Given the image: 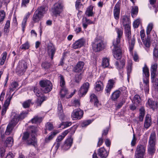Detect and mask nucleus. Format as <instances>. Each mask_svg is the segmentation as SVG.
<instances>
[{
    "instance_id": "f257e3e1",
    "label": "nucleus",
    "mask_w": 158,
    "mask_h": 158,
    "mask_svg": "<svg viewBox=\"0 0 158 158\" xmlns=\"http://www.w3.org/2000/svg\"><path fill=\"white\" fill-rule=\"evenodd\" d=\"M118 36L116 40L113 41L114 49H113V54L114 57L117 60L120 59L122 57V53L119 48L120 39L123 34V31L121 28L116 29Z\"/></svg>"
},
{
    "instance_id": "f03ea898",
    "label": "nucleus",
    "mask_w": 158,
    "mask_h": 158,
    "mask_svg": "<svg viewBox=\"0 0 158 158\" xmlns=\"http://www.w3.org/2000/svg\"><path fill=\"white\" fill-rule=\"evenodd\" d=\"M48 10V7L44 6L38 8L34 12L32 19L34 23L38 22L41 20L44 14Z\"/></svg>"
},
{
    "instance_id": "7ed1b4c3",
    "label": "nucleus",
    "mask_w": 158,
    "mask_h": 158,
    "mask_svg": "<svg viewBox=\"0 0 158 158\" xmlns=\"http://www.w3.org/2000/svg\"><path fill=\"white\" fill-rule=\"evenodd\" d=\"M41 89L44 93H47L52 89V85L51 81L48 80H41L39 82Z\"/></svg>"
},
{
    "instance_id": "20e7f679",
    "label": "nucleus",
    "mask_w": 158,
    "mask_h": 158,
    "mask_svg": "<svg viewBox=\"0 0 158 158\" xmlns=\"http://www.w3.org/2000/svg\"><path fill=\"white\" fill-rule=\"evenodd\" d=\"M27 68L26 63L24 61L21 62L19 63V64L16 68V73L19 76L22 75L26 72Z\"/></svg>"
},
{
    "instance_id": "39448f33",
    "label": "nucleus",
    "mask_w": 158,
    "mask_h": 158,
    "mask_svg": "<svg viewBox=\"0 0 158 158\" xmlns=\"http://www.w3.org/2000/svg\"><path fill=\"white\" fill-rule=\"evenodd\" d=\"M140 35L142 42L145 46L148 48L150 47L151 42V39L149 35H147V38L144 40V38L145 36L144 30H141L140 32Z\"/></svg>"
},
{
    "instance_id": "423d86ee",
    "label": "nucleus",
    "mask_w": 158,
    "mask_h": 158,
    "mask_svg": "<svg viewBox=\"0 0 158 158\" xmlns=\"http://www.w3.org/2000/svg\"><path fill=\"white\" fill-rule=\"evenodd\" d=\"M95 44L93 46V49L96 52H99L105 48L104 44L101 40H97L96 39Z\"/></svg>"
},
{
    "instance_id": "0eeeda50",
    "label": "nucleus",
    "mask_w": 158,
    "mask_h": 158,
    "mask_svg": "<svg viewBox=\"0 0 158 158\" xmlns=\"http://www.w3.org/2000/svg\"><path fill=\"white\" fill-rule=\"evenodd\" d=\"M83 115V111L80 109L73 110L72 113V117L74 120L80 119Z\"/></svg>"
},
{
    "instance_id": "6e6552de",
    "label": "nucleus",
    "mask_w": 158,
    "mask_h": 158,
    "mask_svg": "<svg viewBox=\"0 0 158 158\" xmlns=\"http://www.w3.org/2000/svg\"><path fill=\"white\" fill-rule=\"evenodd\" d=\"M89 87V84L88 82L84 83L81 87L79 90V95L82 97L85 95L87 93Z\"/></svg>"
},
{
    "instance_id": "1a4fd4ad",
    "label": "nucleus",
    "mask_w": 158,
    "mask_h": 158,
    "mask_svg": "<svg viewBox=\"0 0 158 158\" xmlns=\"http://www.w3.org/2000/svg\"><path fill=\"white\" fill-rule=\"evenodd\" d=\"M62 6L60 3H57L54 4L52 8V11L53 14L55 15H59L62 9Z\"/></svg>"
},
{
    "instance_id": "9d476101",
    "label": "nucleus",
    "mask_w": 158,
    "mask_h": 158,
    "mask_svg": "<svg viewBox=\"0 0 158 158\" xmlns=\"http://www.w3.org/2000/svg\"><path fill=\"white\" fill-rule=\"evenodd\" d=\"M56 49L53 45L51 43L49 44L47 46V52L48 56L52 60L56 52Z\"/></svg>"
},
{
    "instance_id": "9b49d317",
    "label": "nucleus",
    "mask_w": 158,
    "mask_h": 158,
    "mask_svg": "<svg viewBox=\"0 0 158 158\" xmlns=\"http://www.w3.org/2000/svg\"><path fill=\"white\" fill-rule=\"evenodd\" d=\"M127 39L128 43L130 45V51H132L134 47L135 44V39L134 36L131 37V32L125 33Z\"/></svg>"
},
{
    "instance_id": "f8f14e48",
    "label": "nucleus",
    "mask_w": 158,
    "mask_h": 158,
    "mask_svg": "<svg viewBox=\"0 0 158 158\" xmlns=\"http://www.w3.org/2000/svg\"><path fill=\"white\" fill-rule=\"evenodd\" d=\"M121 2H118L115 5L114 9V15L115 19L118 20L119 17Z\"/></svg>"
},
{
    "instance_id": "ddd939ff",
    "label": "nucleus",
    "mask_w": 158,
    "mask_h": 158,
    "mask_svg": "<svg viewBox=\"0 0 158 158\" xmlns=\"http://www.w3.org/2000/svg\"><path fill=\"white\" fill-rule=\"evenodd\" d=\"M17 124L12 119L8 124L5 132V135H9L12 132L14 127Z\"/></svg>"
},
{
    "instance_id": "4468645a",
    "label": "nucleus",
    "mask_w": 158,
    "mask_h": 158,
    "mask_svg": "<svg viewBox=\"0 0 158 158\" xmlns=\"http://www.w3.org/2000/svg\"><path fill=\"white\" fill-rule=\"evenodd\" d=\"M27 114L28 113L27 111H23L19 115L14 116L12 120L15 123L16 122L17 124L19 120L23 119L26 117Z\"/></svg>"
},
{
    "instance_id": "2eb2a0df",
    "label": "nucleus",
    "mask_w": 158,
    "mask_h": 158,
    "mask_svg": "<svg viewBox=\"0 0 158 158\" xmlns=\"http://www.w3.org/2000/svg\"><path fill=\"white\" fill-rule=\"evenodd\" d=\"M13 94L11 96H9L5 101L3 105V108L1 111V114L3 115L6 113L7 108L9 106L11 100L12 99Z\"/></svg>"
},
{
    "instance_id": "dca6fc26",
    "label": "nucleus",
    "mask_w": 158,
    "mask_h": 158,
    "mask_svg": "<svg viewBox=\"0 0 158 158\" xmlns=\"http://www.w3.org/2000/svg\"><path fill=\"white\" fill-rule=\"evenodd\" d=\"M85 42V40L84 38H81L76 41L73 44V48L74 49H77L82 47Z\"/></svg>"
},
{
    "instance_id": "f3484780",
    "label": "nucleus",
    "mask_w": 158,
    "mask_h": 158,
    "mask_svg": "<svg viewBox=\"0 0 158 158\" xmlns=\"http://www.w3.org/2000/svg\"><path fill=\"white\" fill-rule=\"evenodd\" d=\"M58 114L60 119H64V115L63 113V108L60 101H58Z\"/></svg>"
},
{
    "instance_id": "a211bd4d",
    "label": "nucleus",
    "mask_w": 158,
    "mask_h": 158,
    "mask_svg": "<svg viewBox=\"0 0 158 158\" xmlns=\"http://www.w3.org/2000/svg\"><path fill=\"white\" fill-rule=\"evenodd\" d=\"M114 83L115 81L113 79H110L108 81L105 89V91L107 93L108 95H109L111 89L113 88Z\"/></svg>"
},
{
    "instance_id": "6ab92c4d",
    "label": "nucleus",
    "mask_w": 158,
    "mask_h": 158,
    "mask_svg": "<svg viewBox=\"0 0 158 158\" xmlns=\"http://www.w3.org/2000/svg\"><path fill=\"white\" fill-rule=\"evenodd\" d=\"M98 154L101 158H106L108 156V153L104 148L102 147L98 150Z\"/></svg>"
},
{
    "instance_id": "aec40b11",
    "label": "nucleus",
    "mask_w": 158,
    "mask_h": 158,
    "mask_svg": "<svg viewBox=\"0 0 158 158\" xmlns=\"http://www.w3.org/2000/svg\"><path fill=\"white\" fill-rule=\"evenodd\" d=\"M84 64L85 63L83 62L79 61L74 68L73 71L76 73L81 72L82 71Z\"/></svg>"
},
{
    "instance_id": "412c9836",
    "label": "nucleus",
    "mask_w": 158,
    "mask_h": 158,
    "mask_svg": "<svg viewBox=\"0 0 158 158\" xmlns=\"http://www.w3.org/2000/svg\"><path fill=\"white\" fill-rule=\"evenodd\" d=\"M156 136L155 132H152L151 134L148 141L149 145H155Z\"/></svg>"
},
{
    "instance_id": "4be33fe9",
    "label": "nucleus",
    "mask_w": 158,
    "mask_h": 158,
    "mask_svg": "<svg viewBox=\"0 0 158 158\" xmlns=\"http://www.w3.org/2000/svg\"><path fill=\"white\" fill-rule=\"evenodd\" d=\"M157 64L155 63L152 64L151 67V77H157V74L156 73Z\"/></svg>"
},
{
    "instance_id": "5701e85b",
    "label": "nucleus",
    "mask_w": 158,
    "mask_h": 158,
    "mask_svg": "<svg viewBox=\"0 0 158 158\" xmlns=\"http://www.w3.org/2000/svg\"><path fill=\"white\" fill-rule=\"evenodd\" d=\"M147 106H149L153 110L157 108V104L156 102L154 101L151 99H149L148 100Z\"/></svg>"
},
{
    "instance_id": "b1692460",
    "label": "nucleus",
    "mask_w": 158,
    "mask_h": 158,
    "mask_svg": "<svg viewBox=\"0 0 158 158\" xmlns=\"http://www.w3.org/2000/svg\"><path fill=\"white\" fill-rule=\"evenodd\" d=\"M36 142L34 135H32L27 140V143L28 145H32L35 146Z\"/></svg>"
},
{
    "instance_id": "393cba45",
    "label": "nucleus",
    "mask_w": 158,
    "mask_h": 158,
    "mask_svg": "<svg viewBox=\"0 0 158 158\" xmlns=\"http://www.w3.org/2000/svg\"><path fill=\"white\" fill-rule=\"evenodd\" d=\"M14 139L12 137L7 138L5 141L4 145L5 147H11L13 144Z\"/></svg>"
},
{
    "instance_id": "a878e982",
    "label": "nucleus",
    "mask_w": 158,
    "mask_h": 158,
    "mask_svg": "<svg viewBox=\"0 0 158 158\" xmlns=\"http://www.w3.org/2000/svg\"><path fill=\"white\" fill-rule=\"evenodd\" d=\"M93 7L90 6L88 7L85 14L88 17L93 16L94 13L93 11Z\"/></svg>"
},
{
    "instance_id": "bb28decb",
    "label": "nucleus",
    "mask_w": 158,
    "mask_h": 158,
    "mask_svg": "<svg viewBox=\"0 0 158 158\" xmlns=\"http://www.w3.org/2000/svg\"><path fill=\"white\" fill-rule=\"evenodd\" d=\"M90 102H94V106L98 107V105L99 104V102L95 94H92L90 96Z\"/></svg>"
},
{
    "instance_id": "cd10ccee",
    "label": "nucleus",
    "mask_w": 158,
    "mask_h": 158,
    "mask_svg": "<svg viewBox=\"0 0 158 158\" xmlns=\"http://www.w3.org/2000/svg\"><path fill=\"white\" fill-rule=\"evenodd\" d=\"M145 151V147L142 145L139 144L137 146L135 152L144 154Z\"/></svg>"
},
{
    "instance_id": "c85d7f7f",
    "label": "nucleus",
    "mask_w": 158,
    "mask_h": 158,
    "mask_svg": "<svg viewBox=\"0 0 158 158\" xmlns=\"http://www.w3.org/2000/svg\"><path fill=\"white\" fill-rule=\"evenodd\" d=\"M153 58L155 60L158 58V45H156L154 48L153 52Z\"/></svg>"
},
{
    "instance_id": "c756f323",
    "label": "nucleus",
    "mask_w": 158,
    "mask_h": 158,
    "mask_svg": "<svg viewBox=\"0 0 158 158\" xmlns=\"http://www.w3.org/2000/svg\"><path fill=\"white\" fill-rule=\"evenodd\" d=\"M96 90L98 91H100L102 90L103 89V84L100 81H97L96 83Z\"/></svg>"
},
{
    "instance_id": "7c9ffc66",
    "label": "nucleus",
    "mask_w": 158,
    "mask_h": 158,
    "mask_svg": "<svg viewBox=\"0 0 158 158\" xmlns=\"http://www.w3.org/2000/svg\"><path fill=\"white\" fill-rule=\"evenodd\" d=\"M125 61L124 59H122L120 61L119 63L118 61H116L115 62V65L117 66V68L119 69H121L123 68L125 65Z\"/></svg>"
},
{
    "instance_id": "2f4dec72",
    "label": "nucleus",
    "mask_w": 158,
    "mask_h": 158,
    "mask_svg": "<svg viewBox=\"0 0 158 158\" xmlns=\"http://www.w3.org/2000/svg\"><path fill=\"white\" fill-rule=\"evenodd\" d=\"M42 118L35 116L31 119V121L32 123H40L42 122Z\"/></svg>"
},
{
    "instance_id": "473e14b6",
    "label": "nucleus",
    "mask_w": 158,
    "mask_h": 158,
    "mask_svg": "<svg viewBox=\"0 0 158 158\" xmlns=\"http://www.w3.org/2000/svg\"><path fill=\"white\" fill-rule=\"evenodd\" d=\"M138 11V8L137 6H133L131 10V16L133 17H135L137 14Z\"/></svg>"
},
{
    "instance_id": "72a5a7b5",
    "label": "nucleus",
    "mask_w": 158,
    "mask_h": 158,
    "mask_svg": "<svg viewBox=\"0 0 158 158\" xmlns=\"http://www.w3.org/2000/svg\"><path fill=\"white\" fill-rule=\"evenodd\" d=\"M58 132L57 131H55L51 132L50 135L45 139V141L46 142H48L52 140V138L58 133Z\"/></svg>"
},
{
    "instance_id": "f704fd0d",
    "label": "nucleus",
    "mask_w": 158,
    "mask_h": 158,
    "mask_svg": "<svg viewBox=\"0 0 158 158\" xmlns=\"http://www.w3.org/2000/svg\"><path fill=\"white\" fill-rule=\"evenodd\" d=\"M120 92L119 90H116L112 94L111 98L114 101H115L119 97L120 95Z\"/></svg>"
},
{
    "instance_id": "c9c22d12",
    "label": "nucleus",
    "mask_w": 158,
    "mask_h": 158,
    "mask_svg": "<svg viewBox=\"0 0 158 158\" xmlns=\"http://www.w3.org/2000/svg\"><path fill=\"white\" fill-rule=\"evenodd\" d=\"M123 26L129 25L130 20L127 16H123L121 20Z\"/></svg>"
},
{
    "instance_id": "e433bc0d",
    "label": "nucleus",
    "mask_w": 158,
    "mask_h": 158,
    "mask_svg": "<svg viewBox=\"0 0 158 158\" xmlns=\"http://www.w3.org/2000/svg\"><path fill=\"white\" fill-rule=\"evenodd\" d=\"M102 66L103 68L108 67L109 65V60L107 58H104L102 59Z\"/></svg>"
},
{
    "instance_id": "4c0bfd02",
    "label": "nucleus",
    "mask_w": 158,
    "mask_h": 158,
    "mask_svg": "<svg viewBox=\"0 0 158 158\" xmlns=\"http://www.w3.org/2000/svg\"><path fill=\"white\" fill-rule=\"evenodd\" d=\"M151 79L152 82L154 83L155 89L158 90V78H157L156 77H151Z\"/></svg>"
},
{
    "instance_id": "58836bf2",
    "label": "nucleus",
    "mask_w": 158,
    "mask_h": 158,
    "mask_svg": "<svg viewBox=\"0 0 158 158\" xmlns=\"http://www.w3.org/2000/svg\"><path fill=\"white\" fill-rule=\"evenodd\" d=\"M46 98L44 96H42L40 98L37 99L36 104L37 106H40L42 102L46 100Z\"/></svg>"
},
{
    "instance_id": "ea45409f",
    "label": "nucleus",
    "mask_w": 158,
    "mask_h": 158,
    "mask_svg": "<svg viewBox=\"0 0 158 158\" xmlns=\"http://www.w3.org/2000/svg\"><path fill=\"white\" fill-rule=\"evenodd\" d=\"M72 123L71 122H62L59 127L61 128L62 129H64L71 126Z\"/></svg>"
},
{
    "instance_id": "a19ab883",
    "label": "nucleus",
    "mask_w": 158,
    "mask_h": 158,
    "mask_svg": "<svg viewBox=\"0 0 158 158\" xmlns=\"http://www.w3.org/2000/svg\"><path fill=\"white\" fill-rule=\"evenodd\" d=\"M148 148V154L152 155L155 152V145H149Z\"/></svg>"
},
{
    "instance_id": "79ce46f5",
    "label": "nucleus",
    "mask_w": 158,
    "mask_h": 158,
    "mask_svg": "<svg viewBox=\"0 0 158 158\" xmlns=\"http://www.w3.org/2000/svg\"><path fill=\"white\" fill-rule=\"evenodd\" d=\"M59 78L60 81V85L62 87H64L65 82L64 77L60 74L59 76Z\"/></svg>"
},
{
    "instance_id": "37998d69",
    "label": "nucleus",
    "mask_w": 158,
    "mask_h": 158,
    "mask_svg": "<svg viewBox=\"0 0 158 158\" xmlns=\"http://www.w3.org/2000/svg\"><path fill=\"white\" fill-rule=\"evenodd\" d=\"M143 73L145 75V77H149V69L146 65L143 68Z\"/></svg>"
},
{
    "instance_id": "c03bdc74",
    "label": "nucleus",
    "mask_w": 158,
    "mask_h": 158,
    "mask_svg": "<svg viewBox=\"0 0 158 158\" xmlns=\"http://www.w3.org/2000/svg\"><path fill=\"white\" fill-rule=\"evenodd\" d=\"M60 91V93L61 98H64L67 94L68 92L67 89L64 87H62Z\"/></svg>"
},
{
    "instance_id": "a18cd8bd",
    "label": "nucleus",
    "mask_w": 158,
    "mask_h": 158,
    "mask_svg": "<svg viewBox=\"0 0 158 158\" xmlns=\"http://www.w3.org/2000/svg\"><path fill=\"white\" fill-rule=\"evenodd\" d=\"M18 84L17 82L15 81L12 82L11 85V87L9 88L10 91H13L15 89L18 87Z\"/></svg>"
},
{
    "instance_id": "49530a36",
    "label": "nucleus",
    "mask_w": 158,
    "mask_h": 158,
    "mask_svg": "<svg viewBox=\"0 0 158 158\" xmlns=\"http://www.w3.org/2000/svg\"><path fill=\"white\" fill-rule=\"evenodd\" d=\"M134 103L136 104L139 103L141 101V98L140 96L138 95H135L134 96L133 100Z\"/></svg>"
},
{
    "instance_id": "de8ad7c7",
    "label": "nucleus",
    "mask_w": 158,
    "mask_h": 158,
    "mask_svg": "<svg viewBox=\"0 0 158 158\" xmlns=\"http://www.w3.org/2000/svg\"><path fill=\"white\" fill-rule=\"evenodd\" d=\"M140 115L139 116V120L140 121H143L144 116V110L143 108H141L140 110Z\"/></svg>"
},
{
    "instance_id": "09e8293b",
    "label": "nucleus",
    "mask_w": 158,
    "mask_h": 158,
    "mask_svg": "<svg viewBox=\"0 0 158 158\" xmlns=\"http://www.w3.org/2000/svg\"><path fill=\"white\" fill-rule=\"evenodd\" d=\"M153 24L152 23H149L147 27L146 30L147 35H149L150 32L153 28Z\"/></svg>"
},
{
    "instance_id": "8fccbe9b",
    "label": "nucleus",
    "mask_w": 158,
    "mask_h": 158,
    "mask_svg": "<svg viewBox=\"0 0 158 158\" xmlns=\"http://www.w3.org/2000/svg\"><path fill=\"white\" fill-rule=\"evenodd\" d=\"M33 90L34 93L37 97H41V95H42L41 91L37 87H34Z\"/></svg>"
},
{
    "instance_id": "3c124183",
    "label": "nucleus",
    "mask_w": 158,
    "mask_h": 158,
    "mask_svg": "<svg viewBox=\"0 0 158 158\" xmlns=\"http://www.w3.org/2000/svg\"><path fill=\"white\" fill-rule=\"evenodd\" d=\"M30 47L29 43L28 42H26L24 44L22 45L20 47V48L22 49H27Z\"/></svg>"
},
{
    "instance_id": "603ef678",
    "label": "nucleus",
    "mask_w": 158,
    "mask_h": 158,
    "mask_svg": "<svg viewBox=\"0 0 158 158\" xmlns=\"http://www.w3.org/2000/svg\"><path fill=\"white\" fill-rule=\"evenodd\" d=\"M30 100H28L24 102L23 103V106L24 108H27L29 107L31 102Z\"/></svg>"
},
{
    "instance_id": "864d4df0",
    "label": "nucleus",
    "mask_w": 158,
    "mask_h": 158,
    "mask_svg": "<svg viewBox=\"0 0 158 158\" xmlns=\"http://www.w3.org/2000/svg\"><path fill=\"white\" fill-rule=\"evenodd\" d=\"M132 69V64L131 63L129 64L127 67V74L128 77L130 75V74L131 72Z\"/></svg>"
},
{
    "instance_id": "5fc2aeb1",
    "label": "nucleus",
    "mask_w": 158,
    "mask_h": 158,
    "mask_svg": "<svg viewBox=\"0 0 158 158\" xmlns=\"http://www.w3.org/2000/svg\"><path fill=\"white\" fill-rule=\"evenodd\" d=\"M83 5L81 3V0H77L75 4L76 9L77 10H78Z\"/></svg>"
},
{
    "instance_id": "6e6d98bb",
    "label": "nucleus",
    "mask_w": 158,
    "mask_h": 158,
    "mask_svg": "<svg viewBox=\"0 0 158 158\" xmlns=\"http://www.w3.org/2000/svg\"><path fill=\"white\" fill-rule=\"evenodd\" d=\"M46 129L51 131L53 128V125L50 123H47L45 125Z\"/></svg>"
},
{
    "instance_id": "4d7b16f0",
    "label": "nucleus",
    "mask_w": 158,
    "mask_h": 158,
    "mask_svg": "<svg viewBox=\"0 0 158 158\" xmlns=\"http://www.w3.org/2000/svg\"><path fill=\"white\" fill-rule=\"evenodd\" d=\"M5 17V14L3 10L0 11V23L2 21Z\"/></svg>"
},
{
    "instance_id": "13d9d810",
    "label": "nucleus",
    "mask_w": 158,
    "mask_h": 158,
    "mask_svg": "<svg viewBox=\"0 0 158 158\" xmlns=\"http://www.w3.org/2000/svg\"><path fill=\"white\" fill-rule=\"evenodd\" d=\"M72 130H73L74 131H73V133H74V132L75 130L74 129V128L73 127H72L70 129L66 130L64 132H63L62 134V136H64V137L69 132H70ZM71 133H72V132H71Z\"/></svg>"
},
{
    "instance_id": "bf43d9fd",
    "label": "nucleus",
    "mask_w": 158,
    "mask_h": 158,
    "mask_svg": "<svg viewBox=\"0 0 158 158\" xmlns=\"http://www.w3.org/2000/svg\"><path fill=\"white\" fill-rule=\"evenodd\" d=\"M50 64L48 62H44L42 65V67L45 69H47L50 67Z\"/></svg>"
},
{
    "instance_id": "052dcab7",
    "label": "nucleus",
    "mask_w": 158,
    "mask_h": 158,
    "mask_svg": "<svg viewBox=\"0 0 158 158\" xmlns=\"http://www.w3.org/2000/svg\"><path fill=\"white\" fill-rule=\"evenodd\" d=\"M151 120L149 119L145 120L144 123V127L145 128L148 129L150 126Z\"/></svg>"
},
{
    "instance_id": "680f3d73",
    "label": "nucleus",
    "mask_w": 158,
    "mask_h": 158,
    "mask_svg": "<svg viewBox=\"0 0 158 158\" xmlns=\"http://www.w3.org/2000/svg\"><path fill=\"white\" fill-rule=\"evenodd\" d=\"M92 123L91 120H88L83 122L81 124L82 127H85L90 124Z\"/></svg>"
},
{
    "instance_id": "e2e57ef3",
    "label": "nucleus",
    "mask_w": 158,
    "mask_h": 158,
    "mask_svg": "<svg viewBox=\"0 0 158 158\" xmlns=\"http://www.w3.org/2000/svg\"><path fill=\"white\" fill-rule=\"evenodd\" d=\"M81 79V74L76 75L75 77V81L79 83Z\"/></svg>"
},
{
    "instance_id": "0e129e2a",
    "label": "nucleus",
    "mask_w": 158,
    "mask_h": 158,
    "mask_svg": "<svg viewBox=\"0 0 158 158\" xmlns=\"http://www.w3.org/2000/svg\"><path fill=\"white\" fill-rule=\"evenodd\" d=\"M140 23V20L139 19H137L135 20L133 24V26L134 28H137Z\"/></svg>"
},
{
    "instance_id": "69168bd1",
    "label": "nucleus",
    "mask_w": 158,
    "mask_h": 158,
    "mask_svg": "<svg viewBox=\"0 0 158 158\" xmlns=\"http://www.w3.org/2000/svg\"><path fill=\"white\" fill-rule=\"evenodd\" d=\"M136 140L137 139L136 138L135 135L134 134L133 135L131 143V145L132 146H134L135 145Z\"/></svg>"
},
{
    "instance_id": "338daca9",
    "label": "nucleus",
    "mask_w": 158,
    "mask_h": 158,
    "mask_svg": "<svg viewBox=\"0 0 158 158\" xmlns=\"http://www.w3.org/2000/svg\"><path fill=\"white\" fill-rule=\"evenodd\" d=\"M30 131L33 134L36 133L37 131V128L33 126H31L30 128Z\"/></svg>"
},
{
    "instance_id": "774afa93",
    "label": "nucleus",
    "mask_w": 158,
    "mask_h": 158,
    "mask_svg": "<svg viewBox=\"0 0 158 158\" xmlns=\"http://www.w3.org/2000/svg\"><path fill=\"white\" fill-rule=\"evenodd\" d=\"M144 154L135 152V158H144Z\"/></svg>"
}]
</instances>
